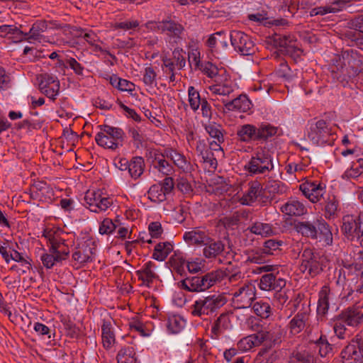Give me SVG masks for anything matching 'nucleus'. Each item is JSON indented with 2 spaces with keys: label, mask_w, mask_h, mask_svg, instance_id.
I'll return each mask as SVG.
<instances>
[{
  "label": "nucleus",
  "mask_w": 363,
  "mask_h": 363,
  "mask_svg": "<svg viewBox=\"0 0 363 363\" xmlns=\"http://www.w3.org/2000/svg\"><path fill=\"white\" fill-rule=\"evenodd\" d=\"M260 336L263 337V342L265 340L271 341L274 343H279L284 335V330L277 324H273L268 327L267 330L259 331Z\"/></svg>",
  "instance_id": "26"
},
{
  "label": "nucleus",
  "mask_w": 363,
  "mask_h": 363,
  "mask_svg": "<svg viewBox=\"0 0 363 363\" xmlns=\"http://www.w3.org/2000/svg\"><path fill=\"white\" fill-rule=\"evenodd\" d=\"M252 308L255 314L262 318H269L272 313L269 304L262 301L255 303Z\"/></svg>",
  "instance_id": "45"
},
{
  "label": "nucleus",
  "mask_w": 363,
  "mask_h": 363,
  "mask_svg": "<svg viewBox=\"0 0 363 363\" xmlns=\"http://www.w3.org/2000/svg\"><path fill=\"white\" fill-rule=\"evenodd\" d=\"M333 330L338 338H345L347 332L346 323L345 321L340 319L339 315H337L334 320Z\"/></svg>",
  "instance_id": "49"
},
{
  "label": "nucleus",
  "mask_w": 363,
  "mask_h": 363,
  "mask_svg": "<svg viewBox=\"0 0 363 363\" xmlns=\"http://www.w3.org/2000/svg\"><path fill=\"white\" fill-rule=\"evenodd\" d=\"M277 128L269 123H262L257 127V140H267L277 134Z\"/></svg>",
  "instance_id": "39"
},
{
  "label": "nucleus",
  "mask_w": 363,
  "mask_h": 363,
  "mask_svg": "<svg viewBox=\"0 0 363 363\" xmlns=\"http://www.w3.org/2000/svg\"><path fill=\"white\" fill-rule=\"evenodd\" d=\"M316 344L319 347V354L321 357H325L332 350V347L325 337L320 336Z\"/></svg>",
  "instance_id": "59"
},
{
  "label": "nucleus",
  "mask_w": 363,
  "mask_h": 363,
  "mask_svg": "<svg viewBox=\"0 0 363 363\" xmlns=\"http://www.w3.org/2000/svg\"><path fill=\"white\" fill-rule=\"evenodd\" d=\"M262 186L259 182L257 181L250 182L247 191L240 199V203L242 205H251L262 195Z\"/></svg>",
  "instance_id": "20"
},
{
  "label": "nucleus",
  "mask_w": 363,
  "mask_h": 363,
  "mask_svg": "<svg viewBox=\"0 0 363 363\" xmlns=\"http://www.w3.org/2000/svg\"><path fill=\"white\" fill-rule=\"evenodd\" d=\"M184 239L189 245H201L206 244L210 240V238L204 231H202L199 228H194L184 233Z\"/></svg>",
  "instance_id": "27"
},
{
  "label": "nucleus",
  "mask_w": 363,
  "mask_h": 363,
  "mask_svg": "<svg viewBox=\"0 0 363 363\" xmlns=\"http://www.w3.org/2000/svg\"><path fill=\"white\" fill-rule=\"evenodd\" d=\"M205 129L214 140H217L218 142H223V135L220 125L216 123H210L206 125Z\"/></svg>",
  "instance_id": "46"
},
{
  "label": "nucleus",
  "mask_w": 363,
  "mask_h": 363,
  "mask_svg": "<svg viewBox=\"0 0 363 363\" xmlns=\"http://www.w3.org/2000/svg\"><path fill=\"white\" fill-rule=\"evenodd\" d=\"M84 200L86 207L95 213L105 211L113 204V199L104 196L99 190L87 191Z\"/></svg>",
  "instance_id": "6"
},
{
  "label": "nucleus",
  "mask_w": 363,
  "mask_h": 363,
  "mask_svg": "<svg viewBox=\"0 0 363 363\" xmlns=\"http://www.w3.org/2000/svg\"><path fill=\"white\" fill-rule=\"evenodd\" d=\"M124 132L119 128L108 125L101 126V131L95 136L96 143L107 149L116 150L123 145Z\"/></svg>",
  "instance_id": "4"
},
{
  "label": "nucleus",
  "mask_w": 363,
  "mask_h": 363,
  "mask_svg": "<svg viewBox=\"0 0 363 363\" xmlns=\"http://www.w3.org/2000/svg\"><path fill=\"white\" fill-rule=\"evenodd\" d=\"M173 250L172 245L169 242L158 243L154 250L152 257L159 261L164 260Z\"/></svg>",
  "instance_id": "36"
},
{
  "label": "nucleus",
  "mask_w": 363,
  "mask_h": 363,
  "mask_svg": "<svg viewBox=\"0 0 363 363\" xmlns=\"http://www.w3.org/2000/svg\"><path fill=\"white\" fill-rule=\"evenodd\" d=\"M144 167L145 162L143 158L141 157H135L130 160L128 170L130 177L136 179L143 174Z\"/></svg>",
  "instance_id": "34"
},
{
  "label": "nucleus",
  "mask_w": 363,
  "mask_h": 363,
  "mask_svg": "<svg viewBox=\"0 0 363 363\" xmlns=\"http://www.w3.org/2000/svg\"><path fill=\"white\" fill-rule=\"evenodd\" d=\"M347 326L357 327L363 319V313L356 306L347 308L338 315Z\"/></svg>",
  "instance_id": "17"
},
{
  "label": "nucleus",
  "mask_w": 363,
  "mask_h": 363,
  "mask_svg": "<svg viewBox=\"0 0 363 363\" xmlns=\"http://www.w3.org/2000/svg\"><path fill=\"white\" fill-rule=\"evenodd\" d=\"M135 352L132 347L122 348L118 353V363H136Z\"/></svg>",
  "instance_id": "42"
},
{
  "label": "nucleus",
  "mask_w": 363,
  "mask_h": 363,
  "mask_svg": "<svg viewBox=\"0 0 363 363\" xmlns=\"http://www.w3.org/2000/svg\"><path fill=\"white\" fill-rule=\"evenodd\" d=\"M299 189L313 203L318 202L325 193L324 187L317 182H306L300 185Z\"/></svg>",
  "instance_id": "15"
},
{
  "label": "nucleus",
  "mask_w": 363,
  "mask_h": 363,
  "mask_svg": "<svg viewBox=\"0 0 363 363\" xmlns=\"http://www.w3.org/2000/svg\"><path fill=\"white\" fill-rule=\"evenodd\" d=\"M173 58L175 61L174 64L179 69H182L185 67L186 65V60L185 57H184L182 54V49H174V50L172 52Z\"/></svg>",
  "instance_id": "63"
},
{
  "label": "nucleus",
  "mask_w": 363,
  "mask_h": 363,
  "mask_svg": "<svg viewBox=\"0 0 363 363\" xmlns=\"http://www.w3.org/2000/svg\"><path fill=\"white\" fill-rule=\"evenodd\" d=\"M205 245L203 253L206 258H215L224 250V245L220 241H212L211 239Z\"/></svg>",
  "instance_id": "31"
},
{
  "label": "nucleus",
  "mask_w": 363,
  "mask_h": 363,
  "mask_svg": "<svg viewBox=\"0 0 363 363\" xmlns=\"http://www.w3.org/2000/svg\"><path fill=\"white\" fill-rule=\"evenodd\" d=\"M281 211L285 215L290 216H300L306 213L305 206L295 199H290L282 205Z\"/></svg>",
  "instance_id": "23"
},
{
  "label": "nucleus",
  "mask_w": 363,
  "mask_h": 363,
  "mask_svg": "<svg viewBox=\"0 0 363 363\" xmlns=\"http://www.w3.org/2000/svg\"><path fill=\"white\" fill-rule=\"evenodd\" d=\"M148 198L153 202L160 203L167 199V194L162 189V184L152 185L148 192Z\"/></svg>",
  "instance_id": "41"
},
{
  "label": "nucleus",
  "mask_w": 363,
  "mask_h": 363,
  "mask_svg": "<svg viewBox=\"0 0 363 363\" xmlns=\"http://www.w3.org/2000/svg\"><path fill=\"white\" fill-rule=\"evenodd\" d=\"M256 131V126L250 124H245L241 125L238 128L237 134L240 140L244 142H248L250 140H257Z\"/></svg>",
  "instance_id": "33"
},
{
  "label": "nucleus",
  "mask_w": 363,
  "mask_h": 363,
  "mask_svg": "<svg viewBox=\"0 0 363 363\" xmlns=\"http://www.w3.org/2000/svg\"><path fill=\"white\" fill-rule=\"evenodd\" d=\"M257 360L259 363H275L277 360V354L276 352L263 350L259 352Z\"/></svg>",
  "instance_id": "50"
},
{
  "label": "nucleus",
  "mask_w": 363,
  "mask_h": 363,
  "mask_svg": "<svg viewBox=\"0 0 363 363\" xmlns=\"http://www.w3.org/2000/svg\"><path fill=\"white\" fill-rule=\"evenodd\" d=\"M225 108L228 111H240L246 112L250 109L251 102L246 95H240L233 100L224 104Z\"/></svg>",
  "instance_id": "25"
},
{
  "label": "nucleus",
  "mask_w": 363,
  "mask_h": 363,
  "mask_svg": "<svg viewBox=\"0 0 363 363\" xmlns=\"http://www.w3.org/2000/svg\"><path fill=\"white\" fill-rule=\"evenodd\" d=\"M188 59L191 66L195 69L200 68L201 66L200 60V52L198 50H192L189 52Z\"/></svg>",
  "instance_id": "64"
},
{
  "label": "nucleus",
  "mask_w": 363,
  "mask_h": 363,
  "mask_svg": "<svg viewBox=\"0 0 363 363\" xmlns=\"http://www.w3.org/2000/svg\"><path fill=\"white\" fill-rule=\"evenodd\" d=\"M274 168L271 155L264 150L258 151L247 164V169L252 174H264Z\"/></svg>",
  "instance_id": "10"
},
{
  "label": "nucleus",
  "mask_w": 363,
  "mask_h": 363,
  "mask_svg": "<svg viewBox=\"0 0 363 363\" xmlns=\"http://www.w3.org/2000/svg\"><path fill=\"white\" fill-rule=\"evenodd\" d=\"M329 290L328 287H323L319 294V300L318 303L317 312L318 315H325L329 308Z\"/></svg>",
  "instance_id": "40"
},
{
  "label": "nucleus",
  "mask_w": 363,
  "mask_h": 363,
  "mask_svg": "<svg viewBox=\"0 0 363 363\" xmlns=\"http://www.w3.org/2000/svg\"><path fill=\"white\" fill-rule=\"evenodd\" d=\"M40 259L45 267L47 269H51L55 263L60 262V259H58V257L55 253H51L49 252L43 253Z\"/></svg>",
  "instance_id": "52"
},
{
  "label": "nucleus",
  "mask_w": 363,
  "mask_h": 363,
  "mask_svg": "<svg viewBox=\"0 0 363 363\" xmlns=\"http://www.w3.org/2000/svg\"><path fill=\"white\" fill-rule=\"evenodd\" d=\"M347 240L354 241L360 240L363 235V230L361 228H341Z\"/></svg>",
  "instance_id": "58"
},
{
  "label": "nucleus",
  "mask_w": 363,
  "mask_h": 363,
  "mask_svg": "<svg viewBox=\"0 0 363 363\" xmlns=\"http://www.w3.org/2000/svg\"><path fill=\"white\" fill-rule=\"evenodd\" d=\"M179 263L181 266H183L184 264H186V267L188 269V271L190 273H197L200 271H201L202 268L203 267V264L201 262H187L186 263V261L182 257L178 258Z\"/></svg>",
  "instance_id": "57"
},
{
  "label": "nucleus",
  "mask_w": 363,
  "mask_h": 363,
  "mask_svg": "<svg viewBox=\"0 0 363 363\" xmlns=\"http://www.w3.org/2000/svg\"><path fill=\"white\" fill-rule=\"evenodd\" d=\"M354 344H350L342 351L341 357L343 363H362L363 360V342L362 337L357 335L353 340Z\"/></svg>",
  "instance_id": "12"
},
{
  "label": "nucleus",
  "mask_w": 363,
  "mask_h": 363,
  "mask_svg": "<svg viewBox=\"0 0 363 363\" xmlns=\"http://www.w3.org/2000/svg\"><path fill=\"white\" fill-rule=\"evenodd\" d=\"M225 277L223 270H215L201 276L187 277L181 281L184 289L191 292H201L220 283Z\"/></svg>",
  "instance_id": "3"
},
{
  "label": "nucleus",
  "mask_w": 363,
  "mask_h": 363,
  "mask_svg": "<svg viewBox=\"0 0 363 363\" xmlns=\"http://www.w3.org/2000/svg\"><path fill=\"white\" fill-rule=\"evenodd\" d=\"M224 294L213 293L198 298L191 307L194 316L203 317L212 315L227 303Z\"/></svg>",
  "instance_id": "2"
},
{
  "label": "nucleus",
  "mask_w": 363,
  "mask_h": 363,
  "mask_svg": "<svg viewBox=\"0 0 363 363\" xmlns=\"http://www.w3.org/2000/svg\"><path fill=\"white\" fill-rule=\"evenodd\" d=\"M301 263L299 269L302 273L307 272L311 277H314L323 271L322 257L310 248H306L301 255Z\"/></svg>",
  "instance_id": "5"
},
{
  "label": "nucleus",
  "mask_w": 363,
  "mask_h": 363,
  "mask_svg": "<svg viewBox=\"0 0 363 363\" xmlns=\"http://www.w3.org/2000/svg\"><path fill=\"white\" fill-rule=\"evenodd\" d=\"M256 297V287L246 282L233 294V301L238 308H247L250 307Z\"/></svg>",
  "instance_id": "11"
},
{
  "label": "nucleus",
  "mask_w": 363,
  "mask_h": 363,
  "mask_svg": "<svg viewBox=\"0 0 363 363\" xmlns=\"http://www.w3.org/2000/svg\"><path fill=\"white\" fill-rule=\"evenodd\" d=\"M68 233H65L62 228H44L43 235L48 240L50 244L49 252L55 250L57 247H63V242H65V236Z\"/></svg>",
  "instance_id": "16"
},
{
  "label": "nucleus",
  "mask_w": 363,
  "mask_h": 363,
  "mask_svg": "<svg viewBox=\"0 0 363 363\" xmlns=\"http://www.w3.org/2000/svg\"><path fill=\"white\" fill-rule=\"evenodd\" d=\"M188 215L185 208L182 206H177L171 213L172 219L179 224H185ZM186 225H189V223H187Z\"/></svg>",
  "instance_id": "47"
},
{
  "label": "nucleus",
  "mask_w": 363,
  "mask_h": 363,
  "mask_svg": "<svg viewBox=\"0 0 363 363\" xmlns=\"http://www.w3.org/2000/svg\"><path fill=\"white\" fill-rule=\"evenodd\" d=\"M157 73L152 67L145 68L143 81L145 85L152 87L156 82Z\"/></svg>",
  "instance_id": "55"
},
{
  "label": "nucleus",
  "mask_w": 363,
  "mask_h": 363,
  "mask_svg": "<svg viewBox=\"0 0 363 363\" xmlns=\"http://www.w3.org/2000/svg\"><path fill=\"white\" fill-rule=\"evenodd\" d=\"M82 234L85 236L81 238H77V240L82 239V241L78 243L72 257L77 262L84 264L92 260V256L95 252V245L94 242L89 238L88 230L82 231Z\"/></svg>",
  "instance_id": "7"
},
{
  "label": "nucleus",
  "mask_w": 363,
  "mask_h": 363,
  "mask_svg": "<svg viewBox=\"0 0 363 363\" xmlns=\"http://www.w3.org/2000/svg\"><path fill=\"white\" fill-rule=\"evenodd\" d=\"M0 34L1 36H6L9 34L16 35V36L22 35L27 36V33H23L19 30L16 26L13 25H2L0 26Z\"/></svg>",
  "instance_id": "54"
},
{
  "label": "nucleus",
  "mask_w": 363,
  "mask_h": 363,
  "mask_svg": "<svg viewBox=\"0 0 363 363\" xmlns=\"http://www.w3.org/2000/svg\"><path fill=\"white\" fill-rule=\"evenodd\" d=\"M164 155L183 172L190 171L191 163L183 154L173 149H166L164 150Z\"/></svg>",
  "instance_id": "21"
},
{
  "label": "nucleus",
  "mask_w": 363,
  "mask_h": 363,
  "mask_svg": "<svg viewBox=\"0 0 363 363\" xmlns=\"http://www.w3.org/2000/svg\"><path fill=\"white\" fill-rule=\"evenodd\" d=\"M101 337L106 349H110L115 343V335L110 322H104L101 326Z\"/></svg>",
  "instance_id": "32"
},
{
  "label": "nucleus",
  "mask_w": 363,
  "mask_h": 363,
  "mask_svg": "<svg viewBox=\"0 0 363 363\" xmlns=\"http://www.w3.org/2000/svg\"><path fill=\"white\" fill-rule=\"evenodd\" d=\"M214 82L208 86V89L213 94L228 96L234 91V84L225 74L218 75Z\"/></svg>",
  "instance_id": "14"
},
{
  "label": "nucleus",
  "mask_w": 363,
  "mask_h": 363,
  "mask_svg": "<svg viewBox=\"0 0 363 363\" xmlns=\"http://www.w3.org/2000/svg\"><path fill=\"white\" fill-rule=\"evenodd\" d=\"M158 30L167 32L169 36L179 38L183 33L184 28L173 21H160L158 24Z\"/></svg>",
  "instance_id": "28"
},
{
  "label": "nucleus",
  "mask_w": 363,
  "mask_h": 363,
  "mask_svg": "<svg viewBox=\"0 0 363 363\" xmlns=\"http://www.w3.org/2000/svg\"><path fill=\"white\" fill-rule=\"evenodd\" d=\"M188 101L191 108L197 111L203 101L201 98L199 92L192 86L188 88Z\"/></svg>",
  "instance_id": "44"
},
{
  "label": "nucleus",
  "mask_w": 363,
  "mask_h": 363,
  "mask_svg": "<svg viewBox=\"0 0 363 363\" xmlns=\"http://www.w3.org/2000/svg\"><path fill=\"white\" fill-rule=\"evenodd\" d=\"M39 88L46 96L55 100L60 91V81L51 74H44L41 76Z\"/></svg>",
  "instance_id": "13"
},
{
  "label": "nucleus",
  "mask_w": 363,
  "mask_h": 363,
  "mask_svg": "<svg viewBox=\"0 0 363 363\" xmlns=\"http://www.w3.org/2000/svg\"><path fill=\"white\" fill-rule=\"evenodd\" d=\"M314 360V356L308 350H294L290 356L291 363H311Z\"/></svg>",
  "instance_id": "37"
},
{
  "label": "nucleus",
  "mask_w": 363,
  "mask_h": 363,
  "mask_svg": "<svg viewBox=\"0 0 363 363\" xmlns=\"http://www.w3.org/2000/svg\"><path fill=\"white\" fill-rule=\"evenodd\" d=\"M259 286L261 290L275 291L285 287L286 280L281 278H277L272 273L266 274L262 276Z\"/></svg>",
  "instance_id": "18"
},
{
  "label": "nucleus",
  "mask_w": 363,
  "mask_h": 363,
  "mask_svg": "<svg viewBox=\"0 0 363 363\" xmlns=\"http://www.w3.org/2000/svg\"><path fill=\"white\" fill-rule=\"evenodd\" d=\"M263 342V337L259 333L243 337L238 342V348L242 351H248L254 347L259 346Z\"/></svg>",
  "instance_id": "29"
},
{
  "label": "nucleus",
  "mask_w": 363,
  "mask_h": 363,
  "mask_svg": "<svg viewBox=\"0 0 363 363\" xmlns=\"http://www.w3.org/2000/svg\"><path fill=\"white\" fill-rule=\"evenodd\" d=\"M363 173V159H359L353 162L350 169L345 171L342 175L343 179H356Z\"/></svg>",
  "instance_id": "43"
},
{
  "label": "nucleus",
  "mask_w": 363,
  "mask_h": 363,
  "mask_svg": "<svg viewBox=\"0 0 363 363\" xmlns=\"http://www.w3.org/2000/svg\"><path fill=\"white\" fill-rule=\"evenodd\" d=\"M337 210V202L333 198L332 199H329L325 205V217L330 218L334 216Z\"/></svg>",
  "instance_id": "61"
},
{
  "label": "nucleus",
  "mask_w": 363,
  "mask_h": 363,
  "mask_svg": "<svg viewBox=\"0 0 363 363\" xmlns=\"http://www.w3.org/2000/svg\"><path fill=\"white\" fill-rule=\"evenodd\" d=\"M164 151L162 154L156 155L152 162L153 170L157 171L162 176H169L174 172V167L167 160Z\"/></svg>",
  "instance_id": "22"
},
{
  "label": "nucleus",
  "mask_w": 363,
  "mask_h": 363,
  "mask_svg": "<svg viewBox=\"0 0 363 363\" xmlns=\"http://www.w3.org/2000/svg\"><path fill=\"white\" fill-rule=\"evenodd\" d=\"M362 70V57L357 50H343L340 55H336L333 60L332 77L343 86L352 81Z\"/></svg>",
  "instance_id": "1"
},
{
  "label": "nucleus",
  "mask_w": 363,
  "mask_h": 363,
  "mask_svg": "<svg viewBox=\"0 0 363 363\" xmlns=\"http://www.w3.org/2000/svg\"><path fill=\"white\" fill-rule=\"evenodd\" d=\"M298 233L311 236L313 238L319 239V241L324 242L326 245H331L333 242V233L330 228H297Z\"/></svg>",
  "instance_id": "19"
},
{
  "label": "nucleus",
  "mask_w": 363,
  "mask_h": 363,
  "mask_svg": "<svg viewBox=\"0 0 363 363\" xmlns=\"http://www.w3.org/2000/svg\"><path fill=\"white\" fill-rule=\"evenodd\" d=\"M184 321L179 316L169 318L167 323V328L172 333H178L184 328Z\"/></svg>",
  "instance_id": "48"
},
{
  "label": "nucleus",
  "mask_w": 363,
  "mask_h": 363,
  "mask_svg": "<svg viewBox=\"0 0 363 363\" xmlns=\"http://www.w3.org/2000/svg\"><path fill=\"white\" fill-rule=\"evenodd\" d=\"M308 129V138L316 145L326 143L332 135L329 125L324 120L311 121Z\"/></svg>",
  "instance_id": "8"
},
{
  "label": "nucleus",
  "mask_w": 363,
  "mask_h": 363,
  "mask_svg": "<svg viewBox=\"0 0 363 363\" xmlns=\"http://www.w3.org/2000/svg\"><path fill=\"white\" fill-rule=\"evenodd\" d=\"M231 45L242 55H250L255 52V43L251 38L240 30H232L230 33Z\"/></svg>",
  "instance_id": "9"
},
{
  "label": "nucleus",
  "mask_w": 363,
  "mask_h": 363,
  "mask_svg": "<svg viewBox=\"0 0 363 363\" xmlns=\"http://www.w3.org/2000/svg\"><path fill=\"white\" fill-rule=\"evenodd\" d=\"M283 242L281 240H268L264 242L262 253L266 255H273L274 251L279 250V247L281 246Z\"/></svg>",
  "instance_id": "53"
},
{
  "label": "nucleus",
  "mask_w": 363,
  "mask_h": 363,
  "mask_svg": "<svg viewBox=\"0 0 363 363\" xmlns=\"http://www.w3.org/2000/svg\"><path fill=\"white\" fill-rule=\"evenodd\" d=\"M309 315L306 312H299L290 320L288 325L289 332L295 335L303 331L308 321Z\"/></svg>",
  "instance_id": "24"
},
{
  "label": "nucleus",
  "mask_w": 363,
  "mask_h": 363,
  "mask_svg": "<svg viewBox=\"0 0 363 363\" xmlns=\"http://www.w3.org/2000/svg\"><path fill=\"white\" fill-rule=\"evenodd\" d=\"M243 216L238 213H235L232 216L224 217L220 219V224L218 226L223 225V227H230L231 225H240L243 223L241 220L243 219Z\"/></svg>",
  "instance_id": "51"
},
{
  "label": "nucleus",
  "mask_w": 363,
  "mask_h": 363,
  "mask_svg": "<svg viewBox=\"0 0 363 363\" xmlns=\"http://www.w3.org/2000/svg\"><path fill=\"white\" fill-rule=\"evenodd\" d=\"M154 266L152 262H148L145 264L141 270L137 272L139 279L143 282H146L147 284L151 283L157 277V274L153 270Z\"/></svg>",
  "instance_id": "38"
},
{
  "label": "nucleus",
  "mask_w": 363,
  "mask_h": 363,
  "mask_svg": "<svg viewBox=\"0 0 363 363\" xmlns=\"http://www.w3.org/2000/svg\"><path fill=\"white\" fill-rule=\"evenodd\" d=\"M230 326L229 315L227 313H222L214 322L211 331L214 335H218L229 329Z\"/></svg>",
  "instance_id": "35"
},
{
  "label": "nucleus",
  "mask_w": 363,
  "mask_h": 363,
  "mask_svg": "<svg viewBox=\"0 0 363 363\" xmlns=\"http://www.w3.org/2000/svg\"><path fill=\"white\" fill-rule=\"evenodd\" d=\"M114 82H117L116 87L123 91H132L134 89V84L123 79L114 77Z\"/></svg>",
  "instance_id": "62"
},
{
  "label": "nucleus",
  "mask_w": 363,
  "mask_h": 363,
  "mask_svg": "<svg viewBox=\"0 0 363 363\" xmlns=\"http://www.w3.org/2000/svg\"><path fill=\"white\" fill-rule=\"evenodd\" d=\"M328 225L321 216H316L312 220H307L300 223V227H325Z\"/></svg>",
  "instance_id": "60"
},
{
  "label": "nucleus",
  "mask_w": 363,
  "mask_h": 363,
  "mask_svg": "<svg viewBox=\"0 0 363 363\" xmlns=\"http://www.w3.org/2000/svg\"><path fill=\"white\" fill-rule=\"evenodd\" d=\"M203 162L208 165L211 169H215L217 167V160L215 154L211 150L208 149L203 152L200 156Z\"/></svg>",
  "instance_id": "56"
},
{
  "label": "nucleus",
  "mask_w": 363,
  "mask_h": 363,
  "mask_svg": "<svg viewBox=\"0 0 363 363\" xmlns=\"http://www.w3.org/2000/svg\"><path fill=\"white\" fill-rule=\"evenodd\" d=\"M48 29L47 23L44 21H40L35 23L30 28L29 33H27V36L24 38L27 40H34L41 42L45 40V37L43 35Z\"/></svg>",
  "instance_id": "30"
}]
</instances>
